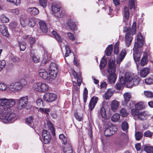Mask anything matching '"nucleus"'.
<instances>
[{"label":"nucleus","mask_w":153,"mask_h":153,"mask_svg":"<svg viewBox=\"0 0 153 153\" xmlns=\"http://www.w3.org/2000/svg\"><path fill=\"white\" fill-rule=\"evenodd\" d=\"M145 83L148 84H150L153 83V76H151L145 80Z\"/></svg>","instance_id":"59"},{"label":"nucleus","mask_w":153,"mask_h":153,"mask_svg":"<svg viewBox=\"0 0 153 153\" xmlns=\"http://www.w3.org/2000/svg\"><path fill=\"white\" fill-rule=\"evenodd\" d=\"M39 110V111L45 113L46 114H48L50 111V109L49 108H40Z\"/></svg>","instance_id":"50"},{"label":"nucleus","mask_w":153,"mask_h":153,"mask_svg":"<svg viewBox=\"0 0 153 153\" xmlns=\"http://www.w3.org/2000/svg\"><path fill=\"white\" fill-rule=\"evenodd\" d=\"M17 119L15 113L10 110L7 112L5 110L0 109V119L4 123H12Z\"/></svg>","instance_id":"3"},{"label":"nucleus","mask_w":153,"mask_h":153,"mask_svg":"<svg viewBox=\"0 0 153 153\" xmlns=\"http://www.w3.org/2000/svg\"><path fill=\"white\" fill-rule=\"evenodd\" d=\"M135 148L137 151V153H141L142 152H143V151L140 150L141 145L139 143H137L135 144Z\"/></svg>","instance_id":"61"},{"label":"nucleus","mask_w":153,"mask_h":153,"mask_svg":"<svg viewBox=\"0 0 153 153\" xmlns=\"http://www.w3.org/2000/svg\"><path fill=\"white\" fill-rule=\"evenodd\" d=\"M121 127L123 131H127L128 128V123L126 121L123 122L122 123Z\"/></svg>","instance_id":"39"},{"label":"nucleus","mask_w":153,"mask_h":153,"mask_svg":"<svg viewBox=\"0 0 153 153\" xmlns=\"http://www.w3.org/2000/svg\"><path fill=\"white\" fill-rule=\"evenodd\" d=\"M38 72L39 76L44 79L47 80L50 79V76H49V72L46 70L41 69L39 70Z\"/></svg>","instance_id":"14"},{"label":"nucleus","mask_w":153,"mask_h":153,"mask_svg":"<svg viewBox=\"0 0 153 153\" xmlns=\"http://www.w3.org/2000/svg\"><path fill=\"white\" fill-rule=\"evenodd\" d=\"M153 134V133L149 130L145 131L144 134V135L145 137H152Z\"/></svg>","instance_id":"58"},{"label":"nucleus","mask_w":153,"mask_h":153,"mask_svg":"<svg viewBox=\"0 0 153 153\" xmlns=\"http://www.w3.org/2000/svg\"><path fill=\"white\" fill-rule=\"evenodd\" d=\"M97 100L98 98L97 97H93L91 98L89 105V108L90 111H92L94 108Z\"/></svg>","instance_id":"18"},{"label":"nucleus","mask_w":153,"mask_h":153,"mask_svg":"<svg viewBox=\"0 0 153 153\" xmlns=\"http://www.w3.org/2000/svg\"><path fill=\"white\" fill-rule=\"evenodd\" d=\"M126 54V50L125 49H123L122 50L119 56L117 59V64H120L125 57Z\"/></svg>","instance_id":"19"},{"label":"nucleus","mask_w":153,"mask_h":153,"mask_svg":"<svg viewBox=\"0 0 153 153\" xmlns=\"http://www.w3.org/2000/svg\"><path fill=\"white\" fill-rule=\"evenodd\" d=\"M31 57L33 61L35 63H37L39 62L40 59V58L37 56L33 52V51H31L30 54Z\"/></svg>","instance_id":"29"},{"label":"nucleus","mask_w":153,"mask_h":153,"mask_svg":"<svg viewBox=\"0 0 153 153\" xmlns=\"http://www.w3.org/2000/svg\"><path fill=\"white\" fill-rule=\"evenodd\" d=\"M119 105V102L116 100L112 101L111 104V107L113 110L116 109Z\"/></svg>","instance_id":"28"},{"label":"nucleus","mask_w":153,"mask_h":153,"mask_svg":"<svg viewBox=\"0 0 153 153\" xmlns=\"http://www.w3.org/2000/svg\"><path fill=\"white\" fill-rule=\"evenodd\" d=\"M0 19L1 21L3 23H7L9 21L8 18L3 15L1 16Z\"/></svg>","instance_id":"53"},{"label":"nucleus","mask_w":153,"mask_h":153,"mask_svg":"<svg viewBox=\"0 0 153 153\" xmlns=\"http://www.w3.org/2000/svg\"><path fill=\"white\" fill-rule=\"evenodd\" d=\"M126 84H122L120 82V83H117L115 85V88L118 90L121 89L122 87Z\"/></svg>","instance_id":"54"},{"label":"nucleus","mask_w":153,"mask_h":153,"mask_svg":"<svg viewBox=\"0 0 153 153\" xmlns=\"http://www.w3.org/2000/svg\"><path fill=\"white\" fill-rule=\"evenodd\" d=\"M75 117L77 120L79 121H81L82 120V114H77L75 115Z\"/></svg>","instance_id":"63"},{"label":"nucleus","mask_w":153,"mask_h":153,"mask_svg":"<svg viewBox=\"0 0 153 153\" xmlns=\"http://www.w3.org/2000/svg\"><path fill=\"white\" fill-rule=\"evenodd\" d=\"M143 38L140 33H138L137 36V42H135L133 49L134 51L133 57L136 62L139 61L140 59V57L142 54L139 48L142 47L144 43Z\"/></svg>","instance_id":"2"},{"label":"nucleus","mask_w":153,"mask_h":153,"mask_svg":"<svg viewBox=\"0 0 153 153\" xmlns=\"http://www.w3.org/2000/svg\"><path fill=\"white\" fill-rule=\"evenodd\" d=\"M143 136V133L141 132L137 131L135 134V139L137 140H139L141 139Z\"/></svg>","instance_id":"40"},{"label":"nucleus","mask_w":153,"mask_h":153,"mask_svg":"<svg viewBox=\"0 0 153 153\" xmlns=\"http://www.w3.org/2000/svg\"><path fill=\"white\" fill-rule=\"evenodd\" d=\"M59 138L61 140L62 143L63 144L66 145L67 143V138L63 134H60L59 135Z\"/></svg>","instance_id":"37"},{"label":"nucleus","mask_w":153,"mask_h":153,"mask_svg":"<svg viewBox=\"0 0 153 153\" xmlns=\"http://www.w3.org/2000/svg\"><path fill=\"white\" fill-rule=\"evenodd\" d=\"M67 25L69 28L73 30H75L77 29L76 25L75 23L71 20L68 21L67 23Z\"/></svg>","instance_id":"27"},{"label":"nucleus","mask_w":153,"mask_h":153,"mask_svg":"<svg viewBox=\"0 0 153 153\" xmlns=\"http://www.w3.org/2000/svg\"><path fill=\"white\" fill-rule=\"evenodd\" d=\"M67 36L69 39L71 41H73L75 39V38L74 37V35L71 33H68Z\"/></svg>","instance_id":"62"},{"label":"nucleus","mask_w":153,"mask_h":153,"mask_svg":"<svg viewBox=\"0 0 153 153\" xmlns=\"http://www.w3.org/2000/svg\"><path fill=\"white\" fill-rule=\"evenodd\" d=\"M115 58L111 59L108 62V72L109 76L108 77V82L111 83H114L117 77V76L115 73L116 70V66H115Z\"/></svg>","instance_id":"4"},{"label":"nucleus","mask_w":153,"mask_h":153,"mask_svg":"<svg viewBox=\"0 0 153 153\" xmlns=\"http://www.w3.org/2000/svg\"><path fill=\"white\" fill-rule=\"evenodd\" d=\"M57 71H49V76H50V79H55L57 76Z\"/></svg>","instance_id":"38"},{"label":"nucleus","mask_w":153,"mask_h":153,"mask_svg":"<svg viewBox=\"0 0 153 153\" xmlns=\"http://www.w3.org/2000/svg\"><path fill=\"white\" fill-rule=\"evenodd\" d=\"M47 1L48 0H39V3L44 8L47 6Z\"/></svg>","instance_id":"52"},{"label":"nucleus","mask_w":153,"mask_h":153,"mask_svg":"<svg viewBox=\"0 0 153 153\" xmlns=\"http://www.w3.org/2000/svg\"><path fill=\"white\" fill-rule=\"evenodd\" d=\"M73 74L75 76V74L76 75V76H75L76 77V78L77 79V82L78 86H77L76 82H75L74 81H73V90L77 91L79 89V87L81 83L82 82V79L80 74H77L74 70H73Z\"/></svg>","instance_id":"10"},{"label":"nucleus","mask_w":153,"mask_h":153,"mask_svg":"<svg viewBox=\"0 0 153 153\" xmlns=\"http://www.w3.org/2000/svg\"><path fill=\"white\" fill-rule=\"evenodd\" d=\"M47 122L49 129L51 131L52 134L53 135L55 134V130L53 125L49 120H47Z\"/></svg>","instance_id":"32"},{"label":"nucleus","mask_w":153,"mask_h":153,"mask_svg":"<svg viewBox=\"0 0 153 153\" xmlns=\"http://www.w3.org/2000/svg\"><path fill=\"white\" fill-rule=\"evenodd\" d=\"M16 102L15 100L13 99L0 98V109L9 112L11 110L10 107L14 105Z\"/></svg>","instance_id":"7"},{"label":"nucleus","mask_w":153,"mask_h":153,"mask_svg":"<svg viewBox=\"0 0 153 153\" xmlns=\"http://www.w3.org/2000/svg\"><path fill=\"white\" fill-rule=\"evenodd\" d=\"M8 88L13 92H18L21 89L20 83L18 82H12L9 85Z\"/></svg>","instance_id":"11"},{"label":"nucleus","mask_w":153,"mask_h":153,"mask_svg":"<svg viewBox=\"0 0 153 153\" xmlns=\"http://www.w3.org/2000/svg\"><path fill=\"white\" fill-rule=\"evenodd\" d=\"M28 98L26 96L21 97L18 100L19 102V108L21 109L22 108H25L26 106L28 103Z\"/></svg>","instance_id":"15"},{"label":"nucleus","mask_w":153,"mask_h":153,"mask_svg":"<svg viewBox=\"0 0 153 153\" xmlns=\"http://www.w3.org/2000/svg\"><path fill=\"white\" fill-rule=\"evenodd\" d=\"M88 91L86 88H85L84 89V91L83 93V99L84 102L85 103L86 102L88 97Z\"/></svg>","instance_id":"44"},{"label":"nucleus","mask_w":153,"mask_h":153,"mask_svg":"<svg viewBox=\"0 0 153 153\" xmlns=\"http://www.w3.org/2000/svg\"><path fill=\"white\" fill-rule=\"evenodd\" d=\"M43 142L45 144L48 143L50 141L51 137L49 131L43 130L42 133Z\"/></svg>","instance_id":"13"},{"label":"nucleus","mask_w":153,"mask_h":153,"mask_svg":"<svg viewBox=\"0 0 153 153\" xmlns=\"http://www.w3.org/2000/svg\"><path fill=\"white\" fill-rule=\"evenodd\" d=\"M40 27L42 32L46 33L48 31V28L46 23L44 21L41 20L39 22Z\"/></svg>","instance_id":"23"},{"label":"nucleus","mask_w":153,"mask_h":153,"mask_svg":"<svg viewBox=\"0 0 153 153\" xmlns=\"http://www.w3.org/2000/svg\"><path fill=\"white\" fill-rule=\"evenodd\" d=\"M51 56L49 53H48V52L45 51L44 53V60H45V61H48L50 59Z\"/></svg>","instance_id":"46"},{"label":"nucleus","mask_w":153,"mask_h":153,"mask_svg":"<svg viewBox=\"0 0 153 153\" xmlns=\"http://www.w3.org/2000/svg\"><path fill=\"white\" fill-rule=\"evenodd\" d=\"M8 2L14 4L16 6L19 5L21 3V0H6Z\"/></svg>","instance_id":"51"},{"label":"nucleus","mask_w":153,"mask_h":153,"mask_svg":"<svg viewBox=\"0 0 153 153\" xmlns=\"http://www.w3.org/2000/svg\"><path fill=\"white\" fill-rule=\"evenodd\" d=\"M143 148L145 151L148 153H153V147L146 145H144Z\"/></svg>","instance_id":"36"},{"label":"nucleus","mask_w":153,"mask_h":153,"mask_svg":"<svg viewBox=\"0 0 153 153\" xmlns=\"http://www.w3.org/2000/svg\"><path fill=\"white\" fill-rule=\"evenodd\" d=\"M113 50V46L112 45H110L108 46L107 48L105 51L106 55L108 56H110Z\"/></svg>","instance_id":"35"},{"label":"nucleus","mask_w":153,"mask_h":153,"mask_svg":"<svg viewBox=\"0 0 153 153\" xmlns=\"http://www.w3.org/2000/svg\"><path fill=\"white\" fill-rule=\"evenodd\" d=\"M18 82L20 83L21 89L23 86H26L27 84V81L25 79H22Z\"/></svg>","instance_id":"64"},{"label":"nucleus","mask_w":153,"mask_h":153,"mask_svg":"<svg viewBox=\"0 0 153 153\" xmlns=\"http://www.w3.org/2000/svg\"><path fill=\"white\" fill-rule=\"evenodd\" d=\"M28 40L30 45V48H32L33 45L34 44L35 42V38L34 37H31L29 38Z\"/></svg>","instance_id":"49"},{"label":"nucleus","mask_w":153,"mask_h":153,"mask_svg":"<svg viewBox=\"0 0 153 153\" xmlns=\"http://www.w3.org/2000/svg\"><path fill=\"white\" fill-rule=\"evenodd\" d=\"M136 31V23L134 22L132 26L131 30L128 29L127 27L124 28V32L126 33L125 42L126 46L129 47L132 41L133 37L131 35L135 34Z\"/></svg>","instance_id":"5"},{"label":"nucleus","mask_w":153,"mask_h":153,"mask_svg":"<svg viewBox=\"0 0 153 153\" xmlns=\"http://www.w3.org/2000/svg\"><path fill=\"white\" fill-rule=\"evenodd\" d=\"M27 11L30 14L32 15H36L39 13L38 9L35 7L28 8Z\"/></svg>","instance_id":"21"},{"label":"nucleus","mask_w":153,"mask_h":153,"mask_svg":"<svg viewBox=\"0 0 153 153\" xmlns=\"http://www.w3.org/2000/svg\"><path fill=\"white\" fill-rule=\"evenodd\" d=\"M148 54L145 52L143 53V56L140 61V65L142 66L146 65L148 61Z\"/></svg>","instance_id":"22"},{"label":"nucleus","mask_w":153,"mask_h":153,"mask_svg":"<svg viewBox=\"0 0 153 153\" xmlns=\"http://www.w3.org/2000/svg\"><path fill=\"white\" fill-rule=\"evenodd\" d=\"M106 63V61L105 59L104 56H103L100 62V67L101 68H103L105 66Z\"/></svg>","instance_id":"48"},{"label":"nucleus","mask_w":153,"mask_h":153,"mask_svg":"<svg viewBox=\"0 0 153 153\" xmlns=\"http://www.w3.org/2000/svg\"><path fill=\"white\" fill-rule=\"evenodd\" d=\"M120 113L122 117H125L127 116L128 112L125 108H123L120 110Z\"/></svg>","instance_id":"42"},{"label":"nucleus","mask_w":153,"mask_h":153,"mask_svg":"<svg viewBox=\"0 0 153 153\" xmlns=\"http://www.w3.org/2000/svg\"><path fill=\"white\" fill-rule=\"evenodd\" d=\"M60 4L53 3L52 5V10L53 13H56L59 11L61 8Z\"/></svg>","instance_id":"20"},{"label":"nucleus","mask_w":153,"mask_h":153,"mask_svg":"<svg viewBox=\"0 0 153 153\" xmlns=\"http://www.w3.org/2000/svg\"><path fill=\"white\" fill-rule=\"evenodd\" d=\"M56 98L57 95L56 94L50 93L45 94L43 97V98L45 101L50 102L54 101Z\"/></svg>","instance_id":"12"},{"label":"nucleus","mask_w":153,"mask_h":153,"mask_svg":"<svg viewBox=\"0 0 153 153\" xmlns=\"http://www.w3.org/2000/svg\"><path fill=\"white\" fill-rule=\"evenodd\" d=\"M120 74V82L122 84L127 83L129 87L137 85L139 83L140 79L137 76H134V74L127 72L125 75V77Z\"/></svg>","instance_id":"1"},{"label":"nucleus","mask_w":153,"mask_h":153,"mask_svg":"<svg viewBox=\"0 0 153 153\" xmlns=\"http://www.w3.org/2000/svg\"><path fill=\"white\" fill-rule=\"evenodd\" d=\"M124 16L126 19L128 20L129 16V12L128 8L126 6H125L123 8Z\"/></svg>","instance_id":"34"},{"label":"nucleus","mask_w":153,"mask_h":153,"mask_svg":"<svg viewBox=\"0 0 153 153\" xmlns=\"http://www.w3.org/2000/svg\"><path fill=\"white\" fill-rule=\"evenodd\" d=\"M100 112L101 117L103 118H105L106 117V113L104 107L101 108Z\"/></svg>","instance_id":"47"},{"label":"nucleus","mask_w":153,"mask_h":153,"mask_svg":"<svg viewBox=\"0 0 153 153\" xmlns=\"http://www.w3.org/2000/svg\"><path fill=\"white\" fill-rule=\"evenodd\" d=\"M65 48L66 50V53L65 56V57H66L70 55L71 53V50L68 45H65Z\"/></svg>","instance_id":"55"},{"label":"nucleus","mask_w":153,"mask_h":153,"mask_svg":"<svg viewBox=\"0 0 153 153\" xmlns=\"http://www.w3.org/2000/svg\"><path fill=\"white\" fill-rule=\"evenodd\" d=\"M120 119V115L117 113L113 114L111 117V120L113 122H118Z\"/></svg>","instance_id":"30"},{"label":"nucleus","mask_w":153,"mask_h":153,"mask_svg":"<svg viewBox=\"0 0 153 153\" xmlns=\"http://www.w3.org/2000/svg\"><path fill=\"white\" fill-rule=\"evenodd\" d=\"M33 88L36 91L44 93L48 91L49 86L46 83L38 82L34 83Z\"/></svg>","instance_id":"8"},{"label":"nucleus","mask_w":153,"mask_h":153,"mask_svg":"<svg viewBox=\"0 0 153 153\" xmlns=\"http://www.w3.org/2000/svg\"><path fill=\"white\" fill-rule=\"evenodd\" d=\"M117 130L116 126L111 125L106 128L104 131V134L105 136L109 137L114 134Z\"/></svg>","instance_id":"9"},{"label":"nucleus","mask_w":153,"mask_h":153,"mask_svg":"<svg viewBox=\"0 0 153 153\" xmlns=\"http://www.w3.org/2000/svg\"><path fill=\"white\" fill-rule=\"evenodd\" d=\"M63 150L64 153H72L73 149L71 145L68 143L66 146L63 148Z\"/></svg>","instance_id":"26"},{"label":"nucleus","mask_w":153,"mask_h":153,"mask_svg":"<svg viewBox=\"0 0 153 153\" xmlns=\"http://www.w3.org/2000/svg\"><path fill=\"white\" fill-rule=\"evenodd\" d=\"M8 11L9 13L14 15H18L19 12V10L18 8L9 9Z\"/></svg>","instance_id":"43"},{"label":"nucleus","mask_w":153,"mask_h":153,"mask_svg":"<svg viewBox=\"0 0 153 153\" xmlns=\"http://www.w3.org/2000/svg\"><path fill=\"white\" fill-rule=\"evenodd\" d=\"M57 66L56 63L54 62H52L51 63L49 71H57Z\"/></svg>","instance_id":"41"},{"label":"nucleus","mask_w":153,"mask_h":153,"mask_svg":"<svg viewBox=\"0 0 153 153\" xmlns=\"http://www.w3.org/2000/svg\"><path fill=\"white\" fill-rule=\"evenodd\" d=\"M150 115L148 113L145 111L139 112L138 114V118L141 120H146Z\"/></svg>","instance_id":"16"},{"label":"nucleus","mask_w":153,"mask_h":153,"mask_svg":"<svg viewBox=\"0 0 153 153\" xmlns=\"http://www.w3.org/2000/svg\"><path fill=\"white\" fill-rule=\"evenodd\" d=\"M124 100L122 102V105L124 106L127 105V102L129 101L131 98V95L129 93L126 92L123 95Z\"/></svg>","instance_id":"17"},{"label":"nucleus","mask_w":153,"mask_h":153,"mask_svg":"<svg viewBox=\"0 0 153 153\" xmlns=\"http://www.w3.org/2000/svg\"><path fill=\"white\" fill-rule=\"evenodd\" d=\"M149 72V69L147 68H145L140 71V75L141 77H145L148 74Z\"/></svg>","instance_id":"24"},{"label":"nucleus","mask_w":153,"mask_h":153,"mask_svg":"<svg viewBox=\"0 0 153 153\" xmlns=\"http://www.w3.org/2000/svg\"><path fill=\"white\" fill-rule=\"evenodd\" d=\"M52 34L56 39L59 42H61L62 41V39L60 35L55 31L53 30L52 32Z\"/></svg>","instance_id":"33"},{"label":"nucleus","mask_w":153,"mask_h":153,"mask_svg":"<svg viewBox=\"0 0 153 153\" xmlns=\"http://www.w3.org/2000/svg\"><path fill=\"white\" fill-rule=\"evenodd\" d=\"M134 0H129L128 7L130 9L134 7Z\"/></svg>","instance_id":"60"},{"label":"nucleus","mask_w":153,"mask_h":153,"mask_svg":"<svg viewBox=\"0 0 153 153\" xmlns=\"http://www.w3.org/2000/svg\"><path fill=\"white\" fill-rule=\"evenodd\" d=\"M21 25L25 27L27 25L30 27H33L37 24L38 19L34 17L26 18L24 15H21L19 19Z\"/></svg>","instance_id":"6"},{"label":"nucleus","mask_w":153,"mask_h":153,"mask_svg":"<svg viewBox=\"0 0 153 153\" xmlns=\"http://www.w3.org/2000/svg\"><path fill=\"white\" fill-rule=\"evenodd\" d=\"M113 94V91L111 89H109L103 95V97L106 100H108L111 97Z\"/></svg>","instance_id":"25"},{"label":"nucleus","mask_w":153,"mask_h":153,"mask_svg":"<svg viewBox=\"0 0 153 153\" xmlns=\"http://www.w3.org/2000/svg\"><path fill=\"white\" fill-rule=\"evenodd\" d=\"M135 107L137 110H140L144 109L145 108V105L143 102H140L135 105Z\"/></svg>","instance_id":"31"},{"label":"nucleus","mask_w":153,"mask_h":153,"mask_svg":"<svg viewBox=\"0 0 153 153\" xmlns=\"http://www.w3.org/2000/svg\"><path fill=\"white\" fill-rule=\"evenodd\" d=\"M33 118L32 117H29L26 120V122L29 125H30V126L32 128H33L32 126V123H33Z\"/></svg>","instance_id":"57"},{"label":"nucleus","mask_w":153,"mask_h":153,"mask_svg":"<svg viewBox=\"0 0 153 153\" xmlns=\"http://www.w3.org/2000/svg\"><path fill=\"white\" fill-rule=\"evenodd\" d=\"M144 94L145 96L149 98H151L153 97V93L151 91H145Z\"/></svg>","instance_id":"56"},{"label":"nucleus","mask_w":153,"mask_h":153,"mask_svg":"<svg viewBox=\"0 0 153 153\" xmlns=\"http://www.w3.org/2000/svg\"><path fill=\"white\" fill-rule=\"evenodd\" d=\"M119 42H117L115 43L114 47V53L115 54H117L118 53L119 51Z\"/></svg>","instance_id":"45"}]
</instances>
